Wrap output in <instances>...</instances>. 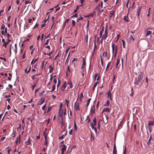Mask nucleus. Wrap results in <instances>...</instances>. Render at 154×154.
<instances>
[{"label": "nucleus", "instance_id": "f257e3e1", "mask_svg": "<svg viewBox=\"0 0 154 154\" xmlns=\"http://www.w3.org/2000/svg\"><path fill=\"white\" fill-rule=\"evenodd\" d=\"M104 31V27H103L102 28V29L100 31V37H101L102 36V40H105L107 37V35H108V32H107V28L106 27V28L105 29L104 34H103V36H102L103 33V32Z\"/></svg>", "mask_w": 154, "mask_h": 154}, {"label": "nucleus", "instance_id": "f03ea898", "mask_svg": "<svg viewBox=\"0 0 154 154\" xmlns=\"http://www.w3.org/2000/svg\"><path fill=\"white\" fill-rule=\"evenodd\" d=\"M143 78V74L142 73L140 74L138 76L137 79L135 82V84L137 85H138L142 81Z\"/></svg>", "mask_w": 154, "mask_h": 154}, {"label": "nucleus", "instance_id": "7ed1b4c3", "mask_svg": "<svg viewBox=\"0 0 154 154\" xmlns=\"http://www.w3.org/2000/svg\"><path fill=\"white\" fill-rule=\"evenodd\" d=\"M112 53L113 55L115 50L117 51V45H115V44L112 43Z\"/></svg>", "mask_w": 154, "mask_h": 154}, {"label": "nucleus", "instance_id": "20e7f679", "mask_svg": "<svg viewBox=\"0 0 154 154\" xmlns=\"http://www.w3.org/2000/svg\"><path fill=\"white\" fill-rule=\"evenodd\" d=\"M93 122L91 123L90 124L91 128H94V126H95L96 125V119L95 117L93 119Z\"/></svg>", "mask_w": 154, "mask_h": 154}, {"label": "nucleus", "instance_id": "39448f33", "mask_svg": "<svg viewBox=\"0 0 154 154\" xmlns=\"http://www.w3.org/2000/svg\"><path fill=\"white\" fill-rule=\"evenodd\" d=\"M44 99H42L38 101L37 105H41L44 103Z\"/></svg>", "mask_w": 154, "mask_h": 154}, {"label": "nucleus", "instance_id": "423d86ee", "mask_svg": "<svg viewBox=\"0 0 154 154\" xmlns=\"http://www.w3.org/2000/svg\"><path fill=\"white\" fill-rule=\"evenodd\" d=\"M66 81H65L64 82V83L63 85L62 86V87L61 88V90L62 91H64V90L66 88Z\"/></svg>", "mask_w": 154, "mask_h": 154}, {"label": "nucleus", "instance_id": "0eeeda50", "mask_svg": "<svg viewBox=\"0 0 154 154\" xmlns=\"http://www.w3.org/2000/svg\"><path fill=\"white\" fill-rule=\"evenodd\" d=\"M49 72L50 73H52L54 70V67L52 66V65H51L49 66Z\"/></svg>", "mask_w": 154, "mask_h": 154}, {"label": "nucleus", "instance_id": "6e6552de", "mask_svg": "<svg viewBox=\"0 0 154 154\" xmlns=\"http://www.w3.org/2000/svg\"><path fill=\"white\" fill-rule=\"evenodd\" d=\"M90 112L92 114V115H93L95 113V108L94 106L91 107L90 110Z\"/></svg>", "mask_w": 154, "mask_h": 154}, {"label": "nucleus", "instance_id": "1a4fd4ad", "mask_svg": "<svg viewBox=\"0 0 154 154\" xmlns=\"http://www.w3.org/2000/svg\"><path fill=\"white\" fill-rule=\"evenodd\" d=\"M100 5L99 4L96 8V9L97 10V13H101L100 10Z\"/></svg>", "mask_w": 154, "mask_h": 154}, {"label": "nucleus", "instance_id": "9d476101", "mask_svg": "<svg viewBox=\"0 0 154 154\" xmlns=\"http://www.w3.org/2000/svg\"><path fill=\"white\" fill-rule=\"evenodd\" d=\"M141 8V7H139L137 8V16L138 17H139L140 16Z\"/></svg>", "mask_w": 154, "mask_h": 154}, {"label": "nucleus", "instance_id": "9b49d317", "mask_svg": "<svg viewBox=\"0 0 154 154\" xmlns=\"http://www.w3.org/2000/svg\"><path fill=\"white\" fill-rule=\"evenodd\" d=\"M61 147H62L61 148V150L66 151V146L65 145H63L60 146Z\"/></svg>", "mask_w": 154, "mask_h": 154}, {"label": "nucleus", "instance_id": "f8f14e48", "mask_svg": "<svg viewBox=\"0 0 154 154\" xmlns=\"http://www.w3.org/2000/svg\"><path fill=\"white\" fill-rule=\"evenodd\" d=\"M116 152H117V151H116V145L115 144L114 145V148H113V152H112L113 154H116Z\"/></svg>", "mask_w": 154, "mask_h": 154}, {"label": "nucleus", "instance_id": "ddd939ff", "mask_svg": "<svg viewBox=\"0 0 154 154\" xmlns=\"http://www.w3.org/2000/svg\"><path fill=\"white\" fill-rule=\"evenodd\" d=\"M83 93H81L80 95V99L79 100L80 101H81L83 99Z\"/></svg>", "mask_w": 154, "mask_h": 154}, {"label": "nucleus", "instance_id": "4468645a", "mask_svg": "<svg viewBox=\"0 0 154 154\" xmlns=\"http://www.w3.org/2000/svg\"><path fill=\"white\" fill-rule=\"evenodd\" d=\"M67 85H69L70 86V88H72L73 87V86H72V82L70 81H69V82H68L67 83Z\"/></svg>", "mask_w": 154, "mask_h": 154}, {"label": "nucleus", "instance_id": "2eb2a0df", "mask_svg": "<svg viewBox=\"0 0 154 154\" xmlns=\"http://www.w3.org/2000/svg\"><path fill=\"white\" fill-rule=\"evenodd\" d=\"M103 112H110V110L109 108H106L103 109Z\"/></svg>", "mask_w": 154, "mask_h": 154}, {"label": "nucleus", "instance_id": "dca6fc26", "mask_svg": "<svg viewBox=\"0 0 154 154\" xmlns=\"http://www.w3.org/2000/svg\"><path fill=\"white\" fill-rule=\"evenodd\" d=\"M128 16H125L124 18H123V20H124L125 21V22H128Z\"/></svg>", "mask_w": 154, "mask_h": 154}, {"label": "nucleus", "instance_id": "f3484780", "mask_svg": "<svg viewBox=\"0 0 154 154\" xmlns=\"http://www.w3.org/2000/svg\"><path fill=\"white\" fill-rule=\"evenodd\" d=\"M110 103L109 101L107 100L105 104H104V106H108L109 105Z\"/></svg>", "mask_w": 154, "mask_h": 154}, {"label": "nucleus", "instance_id": "a211bd4d", "mask_svg": "<svg viewBox=\"0 0 154 154\" xmlns=\"http://www.w3.org/2000/svg\"><path fill=\"white\" fill-rule=\"evenodd\" d=\"M114 11H112L110 13L109 15V17L110 18H111L112 17V16L114 15Z\"/></svg>", "mask_w": 154, "mask_h": 154}, {"label": "nucleus", "instance_id": "6ab92c4d", "mask_svg": "<svg viewBox=\"0 0 154 154\" xmlns=\"http://www.w3.org/2000/svg\"><path fill=\"white\" fill-rule=\"evenodd\" d=\"M99 39L100 37H97V36H95V40L94 42H95L96 41L97 42H98L99 40Z\"/></svg>", "mask_w": 154, "mask_h": 154}, {"label": "nucleus", "instance_id": "aec40b11", "mask_svg": "<svg viewBox=\"0 0 154 154\" xmlns=\"http://www.w3.org/2000/svg\"><path fill=\"white\" fill-rule=\"evenodd\" d=\"M14 47H15V49H14V52L16 54L17 52V45L16 44H15L14 45Z\"/></svg>", "mask_w": 154, "mask_h": 154}, {"label": "nucleus", "instance_id": "412c9836", "mask_svg": "<svg viewBox=\"0 0 154 154\" xmlns=\"http://www.w3.org/2000/svg\"><path fill=\"white\" fill-rule=\"evenodd\" d=\"M154 125V122L153 121H151L149 122L148 123V125L149 126H152Z\"/></svg>", "mask_w": 154, "mask_h": 154}, {"label": "nucleus", "instance_id": "4be33fe9", "mask_svg": "<svg viewBox=\"0 0 154 154\" xmlns=\"http://www.w3.org/2000/svg\"><path fill=\"white\" fill-rule=\"evenodd\" d=\"M65 104L66 105V107L68 108V104H69V101L67 99H66L65 101Z\"/></svg>", "mask_w": 154, "mask_h": 154}, {"label": "nucleus", "instance_id": "5701e85b", "mask_svg": "<svg viewBox=\"0 0 154 154\" xmlns=\"http://www.w3.org/2000/svg\"><path fill=\"white\" fill-rule=\"evenodd\" d=\"M75 108L76 110H79V106L78 105H77V104L75 105Z\"/></svg>", "mask_w": 154, "mask_h": 154}, {"label": "nucleus", "instance_id": "b1692460", "mask_svg": "<svg viewBox=\"0 0 154 154\" xmlns=\"http://www.w3.org/2000/svg\"><path fill=\"white\" fill-rule=\"evenodd\" d=\"M91 100V98H89V99H88V100H87V103H86V106L87 107L88 106Z\"/></svg>", "mask_w": 154, "mask_h": 154}, {"label": "nucleus", "instance_id": "393cba45", "mask_svg": "<svg viewBox=\"0 0 154 154\" xmlns=\"http://www.w3.org/2000/svg\"><path fill=\"white\" fill-rule=\"evenodd\" d=\"M151 33V32L150 31H147L146 32V36H148Z\"/></svg>", "mask_w": 154, "mask_h": 154}, {"label": "nucleus", "instance_id": "a878e982", "mask_svg": "<svg viewBox=\"0 0 154 154\" xmlns=\"http://www.w3.org/2000/svg\"><path fill=\"white\" fill-rule=\"evenodd\" d=\"M18 139H19V141H20V134L19 136V138L17 137V139L15 141V143L16 144L17 143Z\"/></svg>", "mask_w": 154, "mask_h": 154}, {"label": "nucleus", "instance_id": "bb28decb", "mask_svg": "<svg viewBox=\"0 0 154 154\" xmlns=\"http://www.w3.org/2000/svg\"><path fill=\"white\" fill-rule=\"evenodd\" d=\"M83 63L82 64V66L81 67V69H83V68H84V66H85V61H84V58H83Z\"/></svg>", "mask_w": 154, "mask_h": 154}, {"label": "nucleus", "instance_id": "cd10ccee", "mask_svg": "<svg viewBox=\"0 0 154 154\" xmlns=\"http://www.w3.org/2000/svg\"><path fill=\"white\" fill-rule=\"evenodd\" d=\"M120 59H118L116 64V68H117L118 66L119 65V64L120 63Z\"/></svg>", "mask_w": 154, "mask_h": 154}, {"label": "nucleus", "instance_id": "c85d7f7f", "mask_svg": "<svg viewBox=\"0 0 154 154\" xmlns=\"http://www.w3.org/2000/svg\"><path fill=\"white\" fill-rule=\"evenodd\" d=\"M45 91H42L40 94H39V96L42 97L43 96H44V93H45Z\"/></svg>", "mask_w": 154, "mask_h": 154}, {"label": "nucleus", "instance_id": "c756f323", "mask_svg": "<svg viewBox=\"0 0 154 154\" xmlns=\"http://www.w3.org/2000/svg\"><path fill=\"white\" fill-rule=\"evenodd\" d=\"M130 41H131V40H132L133 41H134V38L133 37V36L132 35H131L129 38Z\"/></svg>", "mask_w": 154, "mask_h": 154}, {"label": "nucleus", "instance_id": "7c9ffc66", "mask_svg": "<svg viewBox=\"0 0 154 154\" xmlns=\"http://www.w3.org/2000/svg\"><path fill=\"white\" fill-rule=\"evenodd\" d=\"M25 28H26V29H27L29 28V24L27 23H26L24 25Z\"/></svg>", "mask_w": 154, "mask_h": 154}, {"label": "nucleus", "instance_id": "2f4dec72", "mask_svg": "<svg viewBox=\"0 0 154 154\" xmlns=\"http://www.w3.org/2000/svg\"><path fill=\"white\" fill-rule=\"evenodd\" d=\"M107 55V52H104L102 56L103 57H106Z\"/></svg>", "mask_w": 154, "mask_h": 154}, {"label": "nucleus", "instance_id": "473e14b6", "mask_svg": "<svg viewBox=\"0 0 154 154\" xmlns=\"http://www.w3.org/2000/svg\"><path fill=\"white\" fill-rule=\"evenodd\" d=\"M111 64V62H110L109 63H108V64H107V66H106V70H107V69H108V68L109 67V66H110V64Z\"/></svg>", "mask_w": 154, "mask_h": 154}, {"label": "nucleus", "instance_id": "72a5a7b5", "mask_svg": "<svg viewBox=\"0 0 154 154\" xmlns=\"http://www.w3.org/2000/svg\"><path fill=\"white\" fill-rule=\"evenodd\" d=\"M31 3V2L29 0H26V1L25 2V3L26 4H27L28 3Z\"/></svg>", "mask_w": 154, "mask_h": 154}, {"label": "nucleus", "instance_id": "f704fd0d", "mask_svg": "<svg viewBox=\"0 0 154 154\" xmlns=\"http://www.w3.org/2000/svg\"><path fill=\"white\" fill-rule=\"evenodd\" d=\"M122 42L123 47L124 48H125V41L123 40H122Z\"/></svg>", "mask_w": 154, "mask_h": 154}, {"label": "nucleus", "instance_id": "c9c22d12", "mask_svg": "<svg viewBox=\"0 0 154 154\" xmlns=\"http://www.w3.org/2000/svg\"><path fill=\"white\" fill-rule=\"evenodd\" d=\"M90 139L91 141H92L94 140V137L92 134H91L90 136Z\"/></svg>", "mask_w": 154, "mask_h": 154}, {"label": "nucleus", "instance_id": "e433bc0d", "mask_svg": "<svg viewBox=\"0 0 154 154\" xmlns=\"http://www.w3.org/2000/svg\"><path fill=\"white\" fill-rule=\"evenodd\" d=\"M8 42H4L3 44V46H4L5 48H6L7 45L8 44Z\"/></svg>", "mask_w": 154, "mask_h": 154}, {"label": "nucleus", "instance_id": "4c0bfd02", "mask_svg": "<svg viewBox=\"0 0 154 154\" xmlns=\"http://www.w3.org/2000/svg\"><path fill=\"white\" fill-rule=\"evenodd\" d=\"M87 119H88V123L89 122H91V119L89 116H87Z\"/></svg>", "mask_w": 154, "mask_h": 154}, {"label": "nucleus", "instance_id": "58836bf2", "mask_svg": "<svg viewBox=\"0 0 154 154\" xmlns=\"http://www.w3.org/2000/svg\"><path fill=\"white\" fill-rule=\"evenodd\" d=\"M75 21L74 20H72V22L73 26H75Z\"/></svg>", "mask_w": 154, "mask_h": 154}, {"label": "nucleus", "instance_id": "ea45409f", "mask_svg": "<svg viewBox=\"0 0 154 154\" xmlns=\"http://www.w3.org/2000/svg\"><path fill=\"white\" fill-rule=\"evenodd\" d=\"M55 85H53L52 90L51 91V92H52L53 91H54V89H55Z\"/></svg>", "mask_w": 154, "mask_h": 154}, {"label": "nucleus", "instance_id": "a19ab883", "mask_svg": "<svg viewBox=\"0 0 154 154\" xmlns=\"http://www.w3.org/2000/svg\"><path fill=\"white\" fill-rule=\"evenodd\" d=\"M46 104H45V105H44L42 107V109L43 110H45L46 108Z\"/></svg>", "mask_w": 154, "mask_h": 154}, {"label": "nucleus", "instance_id": "79ce46f5", "mask_svg": "<svg viewBox=\"0 0 154 154\" xmlns=\"http://www.w3.org/2000/svg\"><path fill=\"white\" fill-rule=\"evenodd\" d=\"M119 36H120V35H119V34H117V38L116 39V41H118V40H119Z\"/></svg>", "mask_w": 154, "mask_h": 154}, {"label": "nucleus", "instance_id": "37998d69", "mask_svg": "<svg viewBox=\"0 0 154 154\" xmlns=\"http://www.w3.org/2000/svg\"><path fill=\"white\" fill-rule=\"evenodd\" d=\"M5 25L4 24H2V26L1 28V29L2 30V29H5Z\"/></svg>", "mask_w": 154, "mask_h": 154}, {"label": "nucleus", "instance_id": "c03bdc74", "mask_svg": "<svg viewBox=\"0 0 154 154\" xmlns=\"http://www.w3.org/2000/svg\"><path fill=\"white\" fill-rule=\"evenodd\" d=\"M79 8V7L78 6H77L76 7V9L74 10V13H76L77 12V10Z\"/></svg>", "mask_w": 154, "mask_h": 154}, {"label": "nucleus", "instance_id": "a18cd8bd", "mask_svg": "<svg viewBox=\"0 0 154 154\" xmlns=\"http://www.w3.org/2000/svg\"><path fill=\"white\" fill-rule=\"evenodd\" d=\"M58 114H59V115L60 116H63V111H61V112H58Z\"/></svg>", "mask_w": 154, "mask_h": 154}, {"label": "nucleus", "instance_id": "49530a36", "mask_svg": "<svg viewBox=\"0 0 154 154\" xmlns=\"http://www.w3.org/2000/svg\"><path fill=\"white\" fill-rule=\"evenodd\" d=\"M49 42V39H47L46 40V42L45 44V45H48Z\"/></svg>", "mask_w": 154, "mask_h": 154}, {"label": "nucleus", "instance_id": "de8ad7c7", "mask_svg": "<svg viewBox=\"0 0 154 154\" xmlns=\"http://www.w3.org/2000/svg\"><path fill=\"white\" fill-rule=\"evenodd\" d=\"M94 50H95V49L97 48V45H96V43L95 42H94Z\"/></svg>", "mask_w": 154, "mask_h": 154}, {"label": "nucleus", "instance_id": "09e8293b", "mask_svg": "<svg viewBox=\"0 0 154 154\" xmlns=\"http://www.w3.org/2000/svg\"><path fill=\"white\" fill-rule=\"evenodd\" d=\"M53 82L55 84H56L57 83V79L56 78L54 79Z\"/></svg>", "mask_w": 154, "mask_h": 154}, {"label": "nucleus", "instance_id": "8fccbe9b", "mask_svg": "<svg viewBox=\"0 0 154 154\" xmlns=\"http://www.w3.org/2000/svg\"><path fill=\"white\" fill-rule=\"evenodd\" d=\"M95 126H94V128H91L92 129H94V131L96 133L97 132V129L96 128L94 127Z\"/></svg>", "mask_w": 154, "mask_h": 154}, {"label": "nucleus", "instance_id": "3c124183", "mask_svg": "<svg viewBox=\"0 0 154 154\" xmlns=\"http://www.w3.org/2000/svg\"><path fill=\"white\" fill-rule=\"evenodd\" d=\"M53 52V51L50 52L49 54H47V55L48 56H51V54Z\"/></svg>", "mask_w": 154, "mask_h": 154}, {"label": "nucleus", "instance_id": "603ef678", "mask_svg": "<svg viewBox=\"0 0 154 154\" xmlns=\"http://www.w3.org/2000/svg\"><path fill=\"white\" fill-rule=\"evenodd\" d=\"M88 35H86L85 36V39L87 42H88Z\"/></svg>", "mask_w": 154, "mask_h": 154}, {"label": "nucleus", "instance_id": "864d4df0", "mask_svg": "<svg viewBox=\"0 0 154 154\" xmlns=\"http://www.w3.org/2000/svg\"><path fill=\"white\" fill-rule=\"evenodd\" d=\"M117 51H116V50L115 51V52H114V57H116V56L117 55Z\"/></svg>", "mask_w": 154, "mask_h": 154}, {"label": "nucleus", "instance_id": "5fc2aeb1", "mask_svg": "<svg viewBox=\"0 0 154 154\" xmlns=\"http://www.w3.org/2000/svg\"><path fill=\"white\" fill-rule=\"evenodd\" d=\"M0 59H1V60H4V61L5 62H6V59L2 57H0Z\"/></svg>", "mask_w": 154, "mask_h": 154}, {"label": "nucleus", "instance_id": "6e6d98bb", "mask_svg": "<svg viewBox=\"0 0 154 154\" xmlns=\"http://www.w3.org/2000/svg\"><path fill=\"white\" fill-rule=\"evenodd\" d=\"M35 86H36V85L35 84L34 85H33L32 86V89L33 90H34V89Z\"/></svg>", "mask_w": 154, "mask_h": 154}, {"label": "nucleus", "instance_id": "4d7b16f0", "mask_svg": "<svg viewBox=\"0 0 154 154\" xmlns=\"http://www.w3.org/2000/svg\"><path fill=\"white\" fill-rule=\"evenodd\" d=\"M77 58H74L73 60L72 61V63H74L75 61H77Z\"/></svg>", "mask_w": 154, "mask_h": 154}, {"label": "nucleus", "instance_id": "13d9d810", "mask_svg": "<svg viewBox=\"0 0 154 154\" xmlns=\"http://www.w3.org/2000/svg\"><path fill=\"white\" fill-rule=\"evenodd\" d=\"M48 144V141H47V140H45V141L44 143V144L45 145H47Z\"/></svg>", "mask_w": 154, "mask_h": 154}, {"label": "nucleus", "instance_id": "bf43d9fd", "mask_svg": "<svg viewBox=\"0 0 154 154\" xmlns=\"http://www.w3.org/2000/svg\"><path fill=\"white\" fill-rule=\"evenodd\" d=\"M7 35V37L8 39L9 38V37L10 36H11V35L9 33H8Z\"/></svg>", "mask_w": 154, "mask_h": 154}, {"label": "nucleus", "instance_id": "052dcab7", "mask_svg": "<svg viewBox=\"0 0 154 154\" xmlns=\"http://www.w3.org/2000/svg\"><path fill=\"white\" fill-rule=\"evenodd\" d=\"M148 78L147 77H146V81H145V83L146 82L147 83V85L148 84Z\"/></svg>", "mask_w": 154, "mask_h": 154}, {"label": "nucleus", "instance_id": "680f3d73", "mask_svg": "<svg viewBox=\"0 0 154 154\" xmlns=\"http://www.w3.org/2000/svg\"><path fill=\"white\" fill-rule=\"evenodd\" d=\"M5 138V137H2L1 139L2 141H3L4 140Z\"/></svg>", "mask_w": 154, "mask_h": 154}, {"label": "nucleus", "instance_id": "e2e57ef3", "mask_svg": "<svg viewBox=\"0 0 154 154\" xmlns=\"http://www.w3.org/2000/svg\"><path fill=\"white\" fill-rule=\"evenodd\" d=\"M5 33H7V28L6 27H5Z\"/></svg>", "mask_w": 154, "mask_h": 154}, {"label": "nucleus", "instance_id": "0e129e2a", "mask_svg": "<svg viewBox=\"0 0 154 154\" xmlns=\"http://www.w3.org/2000/svg\"><path fill=\"white\" fill-rule=\"evenodd\" d=\"M111 96V93L110 92H109L108 93V97H110Z\"/></svg>", "mask_w": 154, "mask_h": 154}, {"label": "nucleus", "instance_id": "69168bd1", "mask_svg": "<svg viewBox=\"0 0 154 154\" xmlns=\"http://www.w3.org/2000/svg\"><path fill=\"white\" fill-rule=\"evenodd\" d=\"M72 129H71L69 132V134L70 135H72Z\"/></svg>", "mask_w": 154, "mask_h": 154}, {"label": "nucleus", "instance_id": "338daca9", "mask_svg": "<svg viewBox=\"0 0 154 154\" xmlns=\"http://www.w3.org/2000/svg\"><path fill=\"white\" fill-rule=\"evenodd\" d=\"M11 107H10V106L9 105H8L7 106V109L8 110H9L10 109Z\"/></svg>", "mask_w": 154, "mask_h": 154}, {"label": "nucleus", "instance_id": "774afa93", "mask_svg": "<svg viewBox=\"0 0 154 154\" xmlns=\"http://www.w3.org/2000/svg\"><path fill=\"white\" fill-rule=\"evenodd\" d=\"M45 48H48L49 49H50V47L49 45H47L45 47Z\"/></svg>", "mask_w": 154, "mask_h": 154}]
</instances>
